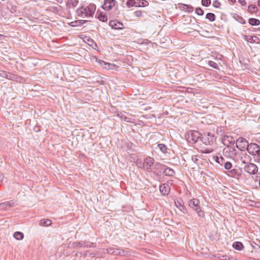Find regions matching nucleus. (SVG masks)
Returning a JSON list of instances; mask_svg holds the SVG:
<instances>
[{
  "instance_id": "f257e3e1",
  "label": "nucleus",
  "mask_w": 260,
  "mask_h": 260,
  "mask_svg": "<svg viewBox=\"0 0 260 260\" xmlns=\"http://www.w3.org/2000/svg\"><path fill=\"white\" fill-rule=\"evenodd\" d=\"M96 6L94 4H89L86 7L78 8L77 13L78 16L83 17H92L95 13Z\"/></svg>"
},
{
  "instance_id": "f03ea898",
  "label": "nucleus",
  "mask_w": 260,
  "mask_h": 260,
  "mask_svg": "<svg viewBox=\"0 0 260 260\" xmlns=\"http://www.w3.org/2000/svg\"><path fill=\"white\" fill-rule=\"evenodd\" d=\"M185 137L189 143L194 144L200 142L201 134L198 131H191L187 133Z\"/></svg>"
},
{
  "instance_id": "7ed1b4c3",
  "label": "nucleus",
  "mask_w": 260,
  "mask_h": 260,
  "mask_svg": "<svg viewBox=\"0 0 260 260\" xmlns=\"http://www.w3.org/2000/svg\"><path fill=\"white\" fill-rule=\"evenodd\" d=\"M189 206L196 210L199 217H203L204 216V213L199 206L200 201L198 199H192L189 201Z\"/></svg>"
},
{
  "instance_id": "20e7f679",
  "label": "nucleus",
  "mask_w": 260,
  "mask_h": 260,
  "mask_svg": "<svg viewBox=\"0 0 260 260\" xmlns=\"http://www.w3.org/2000/svg\"><path fill=\"white\" fill-rule=\"evenodd\" d=\"M154 164V159L150 157H146L144 160L143 168L147 172L152 171V166Z\"/></svg>"
},
{
  "instance_id": "39448f33",
  "label": "nucleus",
  "mask_w": 260,
  "mask_h": 260,
  "mask_svg": "<svg viewBox=\"0 0 260 260\" xmlns=\"http://www.w3.org/2000/svg\"><path fill=\"white\" fill-rule=\"evenodd\" d=\"M243 168L245 172L251 175L255 174L258 171L257 167L253 163L249 162Z\"/></svg>"
},
{
  "instance_id": "423d86ee",
  "label": "nucleus",
  "mask_w": 260,
  "mask_h": 260,
  "mask_svg": "<svg viewBox=\"0 0 260 260\" xmlns=\"http://www.w3.org/2000/svg\"><path fill=\"white\" fill-rule=\"evenodd\" d=\"M237 147L241 150L247 149L248 147V143L246 140L243 138H239L236 142Z\"/></svg>"
},
{
  "instance_id": "0eeeda50",
  "label": "nucleus",
  "mask_w": 260,
  "mask_h": 260,
  "mask_svg": "<svg viewBox=\"0 0 260 260\" xmlns=\"http://www.w3.org/2000/svg\"><path fill=\"white\" fill-rule=\"evenodd\" d=\"M246 149L250 154L255 155L259 151V146L255 143H251L248 144Z\"/></svg>"
},
{
  "instance_id": "6e6552de",
  "label": "nucleus",
  "mask_w": 260,
  "mask_h": 260,
  "mask_svg": "<svg viewBox=\"0 0 260 260\" xmlns=\"http://www.w3.org/2000/svg\"><path fill=\"white\" fill-rule=\"evenodd\" d=\"M199 149L201 152L204 153H209L212 152L213 151V148L211 145L206 146L205 144L202 143V142H199Z\"/></svg>"
},
{
  "instance_id": "1a4fd4ad",
  "label": "nucleus",
  "mask_w": 260,
  "mask_h": 260,
  "mask_svg": "<svg viewBox=\"0 0 260 260\" xmlns=\"http://www.w3.org/2000/svg\"><path fill=\"white\" fill-rule=\"evenodd\" d=\"M109 25L113 29L121 30L124 28V25L122 23L116 20H111L109 22Z\"/></svg>"
},
{
  "instance_id": "9d476101",
  "label": "nucleus",
  "mask_w": 260,
  "mask_h": 260,
  "mask_svg": "<svg viewBox=\"0 0 260 260\" xmlns=\"http://www.w3.org/2000/svg\"><path fill=\"white\" fill-rule=\"evenodd\" d=\"M0 77L11 80H14L17 79L16 76L14 74L2 70H0Z\"/></svg>"
},
{
  "instance_id": "9b49d317",
  "label": "nucleus",
  "mask_w": 260,
  "mask_h": 260,
  "mask_svg": "<svg viewBox=\"0 0 260 260\" xmlns=\"http://www.w3.org/2000/svg\"><path fill=\"white\" fill-rule=\"evenodd\" d=\"M116 3V2L115 0H105L103 8L106 11L110 10Z\"/></svg>"
},
{
  "instance_id": "f8f14e48",
  "label": "nucleus",
  "mask_w": 260,
  "mask_h": 260,
  "mask_svg": "<svg viewBox=\"0 0 260 260\" xmlns=\"http://www.w3.org/2000/svg\"><path fill=\"white\" fill-rule=\"evenodd\" d=\"M15 202L11 201L0 204V210H8L15 205Z\"/></svg>"
},
{
  "instance_id": "ddd939ff",
  "label": "nucleus",
  "mask_w": 260,
  "mask_h": 260,
  "mask_svg": "<svg viewBox=\"0 0 260 260\" xmlns=\"http://www.w3.org/2000/svg\"><path fill=\"white\" fill-rule=\"evenodd\" d=\"M251 160L250 157L249 155L247 154H242L240 157V161L241 162L242 166H245V165L248 164L250 162Z\"/></svg>"
},
{
  "instance_id": "4468645a",
  "label": "nucleus",
  "mask_w": 260,
  "mask_h": 260,
  "mask_svg": "<svg viewBox=\"0 0 260 260\" xmlns=\"http://www.w3.org/2000/svg\"><path fill=\"white\" fill-rule=\"evenodd\" d=\"M159 190L163 195H167L170 190V187L168 184L164 183L159 187Z\"/></svg>"
},
{
  "instance_id": "2eb2a0df",
  "label": "nucleus",
  "mask_w": 260,
  "mask_h": 260,
  "mask_svg": "<svg viewBox=\"0 0 260 260\" xmlns=\"http://www.w3.org/2000/svg\"><path fill=\"white\" fill-rule=\"evenodd\" d=\"M209 135L208 137H202L200 140V142H202L203 144H205L206 146L211 145L212 146L213 144V140L212 138H210L211 140H210V138L209 137Z\"/></svg>"
},
{
  "instance_id": "dca6fc26",
  "label": "nucleus",
  "mask_w": 260,
  "mask_h": 260,
  "mask_svg": "<svg viewBox=\"0 0 260 260\" xmlns=\"http://www.w3.org/2000/svg\"><path fill=\"white\" fill-rule=\"evenodd\" d=\"M78 0H68L67 2V7L68 8H74L78 4Z\"/></svg>"
},
{
  "instance_id": "f3484780",
  "label": "nucleus",
  "mask_w": 260,
  "mask_h": 260,
  "mask_svg": "<svg viewBox=\"0 0 260 260\" xmlns=\"http://www.w3.org/2000/svg\"><path fill=\"white\" fill-rule=\"evenodd\" d=\"M149 3L146 0H136L135 7H146Z\"/></svg>"
},
{
  "instance_id": "a211bd4d",
  "label": "nucleus",
  "mask_w": 260,
  "mask_h": 260,
  "mask_svg": "<svg viewBox=\"0 0 260 260\" xmlns=\"http://www.w3.org/2000/svg\"><path fill=\"white\" fill-rule=\"evenodd\" d=\"M96 15H98V18L102 22H106L107 20V16L106 14L102 12L99 13L97 12Z\"/></svg>"
},
{
  "instance_id": "6ab92c4d",
  "label": "nucleus",
  "mask_w": 260,
  "mask_h": 260,
  "mask_svg": "<svg viewBox=\"0 0 260 260\" xmlns=\"http://www.w3.org/2000/svg\"><path fill=\"white\" fill-rule=\"evenodd\" d=\"M164 174L168 176H173L175 174V171L170 168H167L164 171Z\"/></svg>"
},
{
  "instance_id": "aec40b11",
  "label": "nucleus",
  "mask_w": 260,
  "mask_h": 260,
  "mask_svg": "<svg viewBox=\"0 0 260 260\" xmlns=\"http://www.w3.org/2000/svg\"><path fill=\"white\" fill-rule=\"evenodd\" d=\"M233 247L238 250H241L244 248L242 243L240 242H235L233 244Z\"/></svg>"
},
{
  "instance_id": "412c9836",
  "label": "nucleus",
  "mask_w": 260,
  "mask_h": 260,
  "mask_svg": "<svg viewBox=\"0 0 260 260\" xmlns=\"http://www.w3.org/2000/svg\"><path fill=\"white\" fill-rule=\"evenodd\" d=\"M231 176L233 177L240 176L241 174V171L239 169H233L231 172Z\"/></svg>"
},
{
  "instance_id": "4be33fe9",
  "label": "nucleus",
  "mask_w": 260,
  "mask_h": 260,
  "mask_svg": "<svg viewBox=\"0 0 260 260\" xmlns=\"http://www.w3.org/2000/svg\"><path fill=\"white\" fill-rule=\"evenodd\" d=\"M14 237L17 240H21L23 239L24 235L20 232H16L14 233Z\"/></svg>"
},
{
  "instance_id": "5701e85b",
  "label": "nucleus",
  "mask_w": 260,
  "mask_h": 260,
  "mask_svg": "<svg viewBox=\"0 0 260 260\" xmlns=\"http://www.w3.org/2000/svg\"><path fill=\"white\" fill-rule=\"evenodd\" d=\"M165 166L159 162H155L154 164L153 169L154 172L155 173L156 171L158 170H162L164 169Z\"/></svg>"
},
{
  "instance_id": "b1692460",
  "label": "nucleus",
  "mask_w": 260,
  "mask_h": 260,
  "mask_svg": "<svg viewBox=\"0 0 260 260\" xmlns=\"http://www.w3.org/2000/svg\"><path fill=\"white\" fill-rule=\"evenodd\" d=\"M52 223L51 220L49 219H42L40 221V224L41 226H49Z\"/></svg>"
},
{
  "instance_id": "393cba45",
  "label": "nucleus",
  "mask_w": 260,
  "mask_h": 260,
  "mask_svg": "<svg viewBox=\"0 0 260 260\" xmlns=\"http://www.w3.org/2000/svg\"><path fill=\"white\" fill-rule=\"evenodd\" d=\"M86 243L84 241L76 242L73 243L74 247H86Z\"/></svg>"
},
{
  "instance_id": "a878e982",
  "label": "nucleus",
  "mask_w": 260,
  "mask_h": 260,
  "mask_svg": "<svg viewBox=\"0 0 260 260\" xmlns=\"http://www.w3.org/2000/svg\"><path fill=\"white\" fill-rule=\"evenodd\" d=\"M249 23L251 25L257 26L259 24V20L255 18H250L249 19Z\"/></svg>"
},
{
  "instance_id": "bb28decb",
  "label": "nucleus",
  "mask_w": 260,
  "mask_h": 260,
  "mask_svg": "<svg viewBox=\"0 0 260 260\" xmlns=\"http://www.w3.org/2000/svg\"><path fill=\"white\" fill-rule=\"evenodd\" d=\"M206 18L210 21H213L215 20V16L212 13H208L206 14Z\"/></svg>"
},
{
  "instance_id": "cd10ccee",
  "label": "nucleus",
  "mask_w": 260,
  "mask_h": 260,
  "mask_svg": "<svg viewBox=\"0 0 260 260\" xmlns=\"http://www.w3.org/2000/svg\"><path fill=\"white\" fill-rule=\"evenodd\" d=\"M101 64L104 68L109 70L113 69V67H114L113 64L106 63L103 61H102V62L101 63Z\"/></svg>"
},
{
  "instance_id": "c85d7f7f",
  "label": "nucleus",
  "mask_w": 260,
  "mask_h": 260,
  "mask_svg": "<svg viewBox=\"0 0 260 260\" xmlns=\"http://www.w3.org/2000/svg\"><path fill=\"white\" fill-rule=\"evenodd\" d=\"M183 9L189 13L192 12L193 11V8L191 6L188 5L184 4Z\"/></svg>"
},
{
  "instance_id": "c756f323",
  "label": "nucleus",
  "mask_w": 260,
  "mask_h": 260,
  "mask_svg": "<svg viewBox=\"0 0 260 260\" xmlns=\"http://www.w3.org/2000/svg\"><path fill=\"white\" fill-rule=\"evenodd\" d=\"M158 147L159 148V150L162 152V153H166L167 152V147L166 145H165L163 144H158Z\"/></svg>"
},
{
  "instance_id": "7c9ffc66",
  "label": "nucleus",
  "mask_w": 260,
  "mask_h": 260,
  "mask_svg": "<svg viewBox=\"0 0 260 260\" xmlns=\"http://www.w3.org/2000/svg\"><path fill=\"white\" fill-rule=\"evenodd\" d=\"M136 0H127L126 5L128 7L135 6Z\"/></svg>"
},
{
  "instance_id": "2f4dec72",
  "label": "nucleus",
  "mask_w": 260,
  "mask_h": 260,
  "mask_svg": "<svg viewBox=\"0 0 260 260\" xmlns=\"http://www.w3.org/2000/svg\"><path fill=\"white\" fill-rule=\"evenodd\" d=\"M232 167V164L229 161L225 162L224 164V167L226 170H229L231 169Z\"/></svg>"
},
{
  "instance_id": "473e14b6",
  "label": "nucleus",
  "mask_w": 260,
  "mask_h": 260,
  "mask_svg": "<svg viewBox=\"0 0 260 260\" xmlns=\"http://www.w3.org/2000/svg\"><path fill=\"white\" fill-rule=\"evenodd\" d=\"M202 4L204 6L207 7L211 4V0H202Z\"/></svg>"
},
{
  "instance_id": "72a5a7b5",
  "label": "nucleus",
  "mask_w": 260,
  "mask_h": 260,
  "mask_svg": "<svg viewBox=\"0 0 260 260\" xmlns=\"http://www.w3.org/2000/svg\"><path fill=\"white\" fill-rule=\"evenodd\" d=\"M196 13L200 16H202L204 14V11L200 8H198L196 9Z\"/></svg>"
},
{
  "instance_id": "f704fd0d",
  "label": "nucleus",
  "mask_w": 260,
  "mask_h": 260,
  "mask_svg": "<svg viewBox=\"0 0 260 260\" xmlns=\"http://www.w3.org/2000/svg\"><path fill=\"white\" fill-rule=\"evenodd\" d=\"M221 260H230V257L227 255H221L218 256Z\"/></svg>"
},
{
  "instance_id": "c9c22d12",
  "label": "nucleus",
  "mask_w": 260,
  "mask_h": 260,
  "mask_svg": "<svg viewBox=\"0 0 260 260\" xmlns=\"http://www.w3.org/2000/svg\"><path fill=\"white\" fill-rule=\"evenodd\" d=\"M128 254V252L123 249H120L119 255L121 256H126Z\"/></svg>"
},
{
  "instance_id": "e433bc0d",
  "label": "nucleus",
  "mask_w": 260,
  "mask_h": 260,
  "mask_svg": "<svg viewBox=\"0 0 260 260\" xmlns=\"http://www.w3.org/2000/svg\"><path fill=\"white\" fill-rule=\"evenodd\" d=\"M208 64L213 68L217 69L218 68L217 63L213 61H209Z\"/></svg>"
},
{
  "instance_id": "4c0bfd02",
  "label": "nucleus",
  "mask_w": 260,
  "mask_h": 260,
  "mask_svg": "<svg viewBox=\"0 0 260 260\" xmlns=\"http://www.w3.org/2000/svg\"><path fill=\"white\" fill-rule=\"evenodd\" d=\"M114 247H110L106 249L107 252L109 254H114Z\"/></svg>"
},
{
  "instance_id": "58836bf2",
  "label": "nucleus",
  "mask_w": 260,
  "mask_h": 260,
  "mask_svg": "<svg viewBox=\"0 0 260 260\" xmlns=\"http://www.w3.org/2000/svg\"><path fill=\"white\" fill-rule=\"evenodd\" d=\"M220 6V3L217 1V0H216L215 1L213 2V6L215 8H219Z\"/></svg>"
},
{
  "instance_id": "ea45409f",
  "label": "nucleus",
  "mask_w": 260,
  "mask_h": 260,
  "mask_svg": "<svg viewBox=\"0 0 260 260\" xmlns=\"http://www.w3.org/2000/svg\"><path fill=\"white\" fill-rule=\"evenodd\" d=\"M255 7L252 5L249 6L248 8V10L249 12H252L255 11Z\"/></svg>"
},
{
  "instance_id": "a19ab883",
  "label": "nucleus",
  "mask_w": 260,
  "mask_h": 260,
  "mask_svg": "<svg viewBox=\"0 0 260 260\" xmlns=\"http://www.w3.org/2000/svg\"><path fill=\"white\" fill-rule=\"evenodd\" d=\"M96 244L92 242H89L86 244V247H95Z\"/></svg>"
},
{
  "instance_id": "79ce46f5",
  "label": "nucleus",
  "mask_w": 260,
  "mask_h": 260,
  "mask_svg": "<svg viewBox=\"0 0 260 260\" xmlns=\"http://www.w3.org/2000/svg\"><path fill=\"white\" fill-rule=\"evenodd\" d=\"M223 159V158L222 157H217L216 161L217 162H218L219 164H221V163H222Z\"/></svg>"
},
{
  "instance_id": "37998d69",
  "label": "nucleus",
  "mask_w": 260,
  "mask_h": 260,
  "mask_svg": "<svg viewBox=\"0 0 260 260\" xmlns=\"http://www.w3.org/2000/svg\"><path fill=\"white\" fill-rule=\"evenodd\" d=\"M135 14L137 17H141L142 15V13L141 11H137L135 12Z\"/></svg>"
},
{
  "instance_id": "c03bdc74",
  "label": "nucleus",
  "mask_w": 260,
  "mask_h": 260,
  "mask_svg": "<svg viewBox=\"0 0 260 260\" xmlns=\"http://www.w3.org/2000/svg\"><path fill=\"white\" fill-rule=\"evenodd\" d=\"M120 249V248H115L114 254V255H119Z\"/></svg>"
},
{
  "instance_id": "a18cd8bd",
  "label": "nucleus",
  "mask_w": 260,
  "mask_h": 260,
  "mask_svg": "<svg viewBox=\"0 0 260 260\" xmlns=\"http://www.w3.org/2000/svg\"><path fill=\"white\" fill-rule=\"evenodd\" d=\"M226 139L230 143H233L234 141L233 140V139L232 137L230 136H227Z\"/></svg>"
},
{
  "instance_id": "49530a36",
  "label": "nucleus",
  "mask_w": 260,
  "mask_h": 260,
  "mask_svg": "<svg viewBox=\"0 0 260 260\" xmlns=\"http://www.w3.org/2000/svg\"><path fill=\"white\" fill-rule=\"evenodd\" d=\"M238 2L243 6L246 4L245 0H238Z\"/></svg>"
},
{
  "instance_id": "de8ad7c7",
  "label": "nucleus",
  "mask_w": 260,
  "mask_h": 260,
  "mask_svg": "<svg viewBox=\"0 0 260 260\" xmlns=\"http://www.w3.org/2000/svg\"><path fill=\"white\" fill-rule=\"evenodd\" d=\"M3 178H4V176H3V174H2L1 173H0V182H2L3 180Z\"/></svg>"
},
{
  "instance_id": "09e8293b",
  "label": "nucleus",
  "mask_w": 260,
  "mask_h": 260,
  "mask_svg": "<svg viewBox=\"0 0 260 260\" xmlns=\"http://www.w3.org/2000/svg\"><path fill=\"white\" fill-rule=\"evenodd\" d=\"M55 1L60 4H61L63 1V0H55Z\"/></svg>"
},
{
  "instance_id": "8fccbe9b",
  "label": "nucleus",
  "mask_w": 260,
  "mask_h": 260,
  "mask_svg": "<svg viewBox=\"0 0 260 260\" xmlns=\"http://www.w3.org/2000/svg\"><path fill=\"white\" fill-rule=\"evenodd\" d=\"M179 205L180 206V208L179 209L180 210H182V209H184V207H183V206H182L181 204H179Z\"/></svg>"
},
{
  "instance_id": "3c124183",
  "label": "nucleus",
  "mask_w": 260,
  "mask_h": 260,
  "mask_svg": "<svg viewBox=\"0 0 260 260\" xmlns=\"http://www.w3.org/2000/svg\"><path fill=\"white\" fill-rule=\"evenodd\" d=\"M256 155L260 156V148H259V151H258V152H257V154Z\"/></svg>"
},
{
  "instance_id": "603ef678",
  "label": "nucleus",
  "mask_w": 260,
  "mask_h": 260,
  "mask_svg": "<svg viewBox=\"0 0 260 260\" xmlns=\"http://www.w3.org/2000/svg\"><path fill=\"white\" fill-rule=\"evenodd\" d=\"M258 6L260 7V1H259L258 2Z\"/></svg>"
},
{
  "instance_id": "864d4df0",
  "label": "nucleus",
  "mask_w": 260,
  "mask_h": 260,
  "mask_svg": "<svg viewBox=\"0 0 260 260\" xmlns=\"http://www.w3.org/2000/svg\"><path fill=\"white\" fill-rule=\"evenodd\" d=\"M3 37H4V36L3 35L0 34V38H2Z\"/></svg>"
},
{
  "instance_id": "5fc2aeb1",
  "label": "nucleus",
  "mask_w": 260,
  "mask_h": 260,
  "mask_svg": "<svg viewBox=\"0 0 260 260\" xmlns=\"http://www.w3.org/2000/svg\"><path fill=\"white\" fill-rule=\"evenodd\" d=\"M124 120H125V121H128L127 120V118H125L124 119Z\"/></svg>"
},
{
  "instance_id": "6e6d98bb",
  "label": "nucleus",
  "mask_w": 260,
  "mask_h": 260,
  "mask_svg": "<svg viewBox=\"0 0 260 260\" xmlns=\"http://www.w3.org/2000/svg\"><path fill=\"white\" fill-rule=\"evenodd\" d=\"M175 204H176V206L178 207L177 204H176V202H175Z\"/></svg>"
},
{
  "instance_id": "4d7b16f0",
  "label": "nucleus",
  "mask_w": 260,
  "mask_h": 260,
  "mask_svg": "<svg viewBox=\"0 0 260 260\" xmlns=\"http://www.w3.org/2000/svg\"><path fill=\"white\" fill-rule=\"evenodd\" d=\"M255 260H260V259H255Z\"/></svg>"
}]
</instances>
